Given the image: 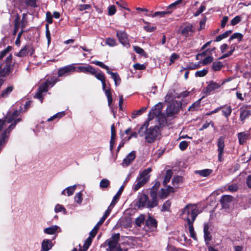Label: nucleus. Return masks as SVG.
Returning <instances> with one entry per match:
<instances>
[{"mask_svg":"<svg viewBox=\"0 0 251 251\" xmlns=\"http://www.w3.org/2000/svg\"><path fill=\"white\" fill-rule=\"evenodd\" d=\"M150 122H146L142 125L139 130L140 136L142 137L145 135L146 141L150 143L153 142L160 134L159 128L158 126L155 125L151 126L147 128L149 126Z\"/></svg>","mask_w":251,"mask_h":251,"instance_id":"1","label":"nucleus"},{"mask_svg":"<svg viewBox=\"0 0 251 251\" xmlns=\"http://www.w3.org/2000/svg\"><path fill=\"white\" fill-rule=\"evenodd\" d=\"M149 197L144 194L139 195L136 200V205L138 208H148L151 209L156 207L158 204V201L155 198V195L151 193Z\"/></svg>","mask_w":251,"mask_h":251,"instance_id":"2","label":"nucleus"},{"mask_svg":"<svg viewBox=\"0 0 251 251\" xmlns=\"http://www.w3.org/2000/svg\"><path fill=\"white\" fill-rule=\"evenodd\" d=\"M163 104L159 102L156 104L149 114V121L150 122L155 119L158 123L160 126H163L166 124V118L164 114L162 113Z\"/></svg>","mask_w":251,"mask_h":251,"instance_id":"3","label":"nucleus"},{"mask_svg":"<svg viewBox=\"0 0 251 251\" xmlns=\"http://www.w3.org/2000/svg\"><path fill=\"white\" fill-rule=\"evenodd\" d=\"M201 211L196 204H189L181 210V217L187 223L194 222Z\"/></svg>","mask_w":251,"mask_h":251,"instance_id":"4","label":"nucleus"},{"mask_svg":"<svg viewBox=\"0 0 251 251\" xmlns=\"http://www.w3.org/2000/svg\"><path fill=\"white\" fill-rule=\"evenodd\" d=\"M152 171L151 168H148L143 170L137 177L136 182L133 186V189L135 191L138 190L143 186L150 179V173Z\"/></svg>","mask_w":251,"mask_h":251,"instance_id":"5","label":"nucleus"},{"mask_svg":"<svg viewBox=\"0 0 251 251\" xmlns=\"http://www.w3.org/2000/svg\"><path fill=\"white\" fill-rule=\"evenodd\" d=\"M57 81L56 78H52L50 80H47L45 83L42 84L39 88L36 94L35 97L39 99L41 102L43 101V93L47 92L49 86H53Z\"/></svg>","mask_w":251,"mask_h":251,"instance_id":"6","label":"nucleus"},{"mask_svg":"<svg viewBox=\"0 0 251 251\" xmlns=\"http://www.w3.org/2000/svg\"><path fill=\"white\" fill-rule=\"evenodd\" d=\"M20 111L19 110H15L13 112H9L5 117L4 120H1L2 122L6 123L7 126L14 125L13 128L15 126L17 123L21 121L20 118H18Z\"/></svg>","mask_w":251,"mask_h":251,"instance_id":"7","label":"nucleus"},{"mask_svg":"<svg viewBox=\"0 0 251 251\" xmlns=\"http://www.w3.org/2000/svg\"><path fill=\"white\" fill-rule=\"evenodd\" d=\"M181 107L180 102L174 100L166 108V115L168 117H173L177 114Z\"/></svg>","mask_w":251,"mask_h":251,"instance_id":"8","label":"nucleus"},{"mask_svg":"<svg viewBox=\"0 0 251 251\" xmlns=\"http://www.w3.org/2000/svg\"><path fill=\"white\" fill-rule=\"evenodd\" d=\"M120 238V234L119 233L115 234L112 237L107 240L106 242H107L108 245V250L109 251H119L120 250V247L119 244H118V241Z\"/></svg>","mask_w":251,"mask_h":251,"instance_id":"9","label":"nucleus"},{"mask_svg":"<svg viewBox=\"0 0 251 251\" xmlns=\"http://www.w3.org/2000/svg\"><path fill=\"white\" fill-rule=\"evenodd\" d=\"M12 55L9 53L6 56L5 61L6 64L5 67L2 69L1 65H0V76H4L10 72L12 69Z\"/></svg>","mask_w":251,"mask_h":251,"instance_id":"10","label":"nucleus"},{"mask_svg":"<svg viewBox=\"0 0 251 251\" xmlns=\"http://www.w3.org/2000/svg\"><path fill=\"white\" fill-rule=\"evenodd\" d=\"M116 36L120 43L126 48H129L130 46L128 41L126 33L124 31H116Z\"/></svg>","mask_w":251,"mask_h":251,"instance_id":"11","label":"nucleus"},{"mask_svg":"<svg viewBox=\"0 0 251 251\" xmlns=\"http://www.w3.org/2000/svg\"><path fill=\"white\" fill-rule=\"evenodd\" d=\"M76 67L74 64L66 66L60 68L58 71V76H62L65 75H68L70 73L75 71Z\"/></svg>","mask_w":251,"mask_h":251,"instance_id":"12","label":"nucleus"},{"mask_svg":"<svg viewBox=\"0 0 251 251\" xmlns=\"http://www.w3.org/2000/svg\"><path fill=\"white\" fill-rule=\"evenodd\" d=\"M175 191L174 188L170 186H168L167 188H162L159 192V197L161 199H164L170 193H173Z\"/></svg>","mask_w":251,"mask_h":251,"instance_id":"13","label":"nucleus"},{"mask_svg":"<svg viewBox=\"0 0 251 251\" xmlns=\"http://www.w3.org/2000/svg\"><path fill=\"white\" fill-rule=\"evenodd\" d=\"M61 232V228L57 225H52L50 227L45 228L44 229V232L45 234L49 235L56 234L57 233Z\"/></svg>","mask_w":251,"mask_h":251,"instance_id":"14","label":"nucleus"},{"mask_svg":"<svg viewBox=\"0 0 251 251\" xmlns=\"http://www.w3.org/2000/svg\"><path fill=\"white\" fill-rule=\"evenodd\" d=\"M75 71L77 72H82L84 73L95 74V69L91 66L86 65L76 67Z\"/></svg>","mask_w":251,"mask_h":251,"instance_id":"15","label":"nucleus"},{"mask_svg":"<svg viewBox=\"0 0 251 251\" xmlns=\"http://www.w3.org/2000/svg\"><path fill=\"white\" fill-rule=\"evenodd\" d=\"M157 222L155 219L149 216L146 221V225L149 230L154 231L157 227Z\"/></svg>","mask_w":251,"mask_h":251,"instance_id":"16","label":"nucleus"},{"mask_svg":"<svg viewBox=\"0 0 251 251\" xmlns=\"http://www.w3.org/2000/svg\"><path fill=\"white\" fill-rule=\"evenodd\" d=\"M14 89L13 85H8L6 87L3 88L0 94V97L1 98H8Z\"/></svg>","mask_w":251,"mask_h":251,"instance_id":"17","label":"nucleus"},{"mask_svg":"<svg viewBox=\"0 0 251 251\" xmlns=\"http://www.w3.org/2000/svg\"><path fill=\"white\" fill-rule=\"evenodd\" d=\"M233 197L230 195H224L220 199V202L223 208L228 207L229 204L233 201Z\"/></svg>","mask_w":251,"mask_h":251,"instance_id":"18","label":"nucleus"},{"mask_svg":"<svg viewBox=\"0 0 251 251\" xmlns=\"http://www.w3.org/2000/svg\"><path fill=\"white\" fill-rule=\"evenodd\" d=\"M135 151H132L124 159L122 165L123 166H128L135 158Z\"/></svg>","mask_w":251,"mask_h":251,"instance_id":"19","label":"nucleus"},{"mask_svg":"<svg viewBox=\"0 0 251 251\" xmlns=\"http://www.w3.org/2000/svg\"><path fill=\"white\" fill-rule=\"evenodd\" d=\"M209 225L208 224H204L203 227L204 238L206 245H208L209 241L211 240V235L209 231Z\"/></svg>","mask_w":251,"mask_h":251,"instance_id":"20","label":"nucleus"},{"mask_svg":"<svg viewBox=\"0 0 251 251\" xmlns=\"http://www.w3.org/2000/svg\"><path fill=\"white\" fill-rule=\"evenodd\" d=\"M194 32L193 27L192 25H186L182 29L181 33L182 34L187 37L191 35V34Z\"/></svg>","mask_w":251,"mask_h":251,"instance_id":"21","label":"nucleus"},{"mask_svg":"<svg viewBox=\"0 0 251 251\" xmlns=\"http://www.w3.org/2000/svg\"><path fill=\"white\" fill-rule=\"evenodd\" d=\"M172 11H156L153 14H146V16L149 17H151L152 18L155 17H159L160 18H163L166 16V15H169L171 14Z\"/></svg>","mask_w":251,"mask_h":251,"instance_id":"22","label":"nucleus"},{"mask_svg":"<svg viewBox=\"0 0 251 251\" xmlns=\"http://www.w3.org/2000/svg\"><path fill=\"white\" fill-rule=\"evenodd\" d=\"M42 251H48L52 247V241L49 239H44L41 245Z\"/></svg>","mask_w":251,"mask_h":251,"instance_id":"23","label":"nucleus"},{"mask_svg":"<svg viewBox=\"0 0 251 251\" xmlns=\"http://www.w3.org/2000/svg\"><path fill=\"white\" fill-rule=\"evenodd\" d=\"M76 185L68 187L62 191L61 194L63 195H66L67 194L68 196H70L73 194L74 192L76 189Z\"/></svg>","mask_w":251,"mask_h":251,"instance_id":"24","label":"nucleus"},{"mask_svg":"<svg viewBox=\"0 0 251 251\" xmlns=\"http://www.w3.org/2000/svg\"><path fill=\"white\" fill-rule=\"evenodd\" d=\"M251 115V111L247 108H243L241 109L240 115V118L241 121H244L245 119Z\"/></svg>","mask_w":251,"mask_h":251,"instance_id":"25","label":"nucleus"},{"mask_svg":"<svg viewBox=\"0 0 251 251\" xmlns=\"http://www.w3.org/2000/svg\"><path fill=\"white\" fill-rule=\"evenodd\" d=\"M229 80H226L223 81L221 85L223 84L225 82L228 81ZM221 86V84L217 83L216 82H212L207 87V90L208 91H212L215 89L219 88Z\"/></svg>","mask_w":251,"mask_h":251,"instance_id":"26","label":"nucleus"},{"mask_svg":"<svg viewBox=\"0 0 251 251\" xmlns=\"http://www.w3.org/2000/svg\"><path fill=\"white\" fill-rule=\"evenodd\" d=\"M221 109H222V113L226 118H228L232 112V109L230 105L221 106Z\"/></svg>","mask_w":251,"mask_h":251,"instance_id":"27","label":"nucleus"},{"mask_svg":"<svg viewBox=\"0 0 251 251\" xmlns=\"http://www.w3.org/2000/svg\"><path fill=\"white\" fill-rule=\"evenodd\" d=\"M218 151L221 153H224V149L225 147V138L223 136H221L218 139L217 143Z\"/></svg>","mask_w":251,"mask_h":251,"instance_id":"28","label":"nucleus"},{"mask_svg":"<svg viewBox=\"0 0 251 251\" xmlns=\"http://www.w3.org/2000/svg\"><path fill=\"white\" fill-rule=\"evenodd\" d=\"M182 181L183 180L181 176H176L174 177L172 180V184L174 187V189L177 188L180 184L182 183Z\"/></svg>","mask_w":251,"mask_h":251,"instance_id":"29","label":"nucleus"},{"mask_svg":"<svg viewBox=\"0 0 251 251\" xmlns=\"http://www.w3.org/2000/svg\"><path fill=\"white\" fill-rule=\"evenodd\" d=\"M160 186V182L159 181H156L155 182L153 186L151 188L150 194H151V193H153L155 195V198L156 200L158 201V198L157 197V191L158 189Z\"/></svg>","mask_w":251,"mask_h":251,"instance_id":"30","label":"nucleus"},{"mask_svg":"<svg viewBox=\"0 0 251 251\" xmlns=\"http://www.w3.org/2000/svg\"><path fill=\"white\" fill-rule=\"evenodd\" d=\"M249 134L245 132H240L238 134V138L240 144L242 145L246 141Z\"/></svg>","mask_w":251,"mask_h":251,"instance_id":"31","label":"nucleus"},{"mask_svg":"<svg viewBox=\"0 0 251 251\" xmlns=\"http://www.w3.org/2000/svg\"><path fill=\"white\" fill-rule=\"evenodd\" d=\"M124 189V186H122L120 187L117 194L113 197V200L111 201V205H115L117 202L118 199H119Z\"/></svg>","mask_w":251,"mask_h":251,"instance_id":"32","label":"nucleus"},{"mask_svg":"<svg viewBox=\"0 0 251 251\" xmlns=\"http://www.w3.org/2000/svg\"><path fill=\"white\" fill-rule=\"evenodd\" d=\"M212 170L208 169L199 170L196 172L197 174L203 177L208 176L212 173Z\"/></svg>","mask_w":251,"mask_h":251,"instance_id":"33","label":"nucleus"},{"mask_svg":"<svg viewBox=\"0 0 251 251\" xmlns=\"http://www.w3.org/2000/svg\"><path fill=\"white\" fill-rule=\"evenodd\" d=\"M194 222H190L187 223L189 227V233L190 234V237H192L194 240L197 239L196 233L194 231V228L193 226V224Z\"/></svg>","mask_w":251,"mask_h":251,"instance_id":"34","label":"nucleus"},{"mask_svg":"<svg viewBox=\"0 0 251 251\" xmlns=\"http://www.w3.org/2000/svg\"><path fill=\"white\" fill-rule=\"evenodd\" d=\"M173 175V172L171 170H168L166 171V173L163 180L164 185H166L168 182H169L172 176Z\"/></svg>","mask_w":251,"mask_h":251,"instance_id":"35","label":"nucleus"},{"mask_svg":"<svg viewBox=\"0 0 251 251\" xmlns=\"http://www.w3.org/2000/svg\"><path fill=\"white\" fill-rule=\"evenodd\" d=\"M27 54V46L26 45L23 48H22L19 52L17 53L15 55L18 57H22L26 56Z\"/></svg>","mask_w":251,"mask_h":251,"instance_id":"36","label":"nucleus"},{"mask_svg":"<svg viewBox=\"0 0 251 251\" xmlns=\"http://www.w3.org/2000/svg\"><path fill=\"white\" fill-rule=\"evenodd\" d=\"M232 32L231 30H228L224 32V33L218 35L215 39L216 42H219L222 39L226 38L228 35Z\"/></svg>","mask_w":251,"mask_h":251,"instance_id":"37","label":"nucleus"},{"mask_svg":"<svg viewBox=\"0 0 251 251\" xmlns=\"http://www.w3.org/2000/svg\"><path fill=\"white\" fill-rule=\"evenodd\" d=\"M115 3L119 7L130 11V9L127 7V3L126 1L123 0H120L119 1H116Z\"/></svg>","mask_w":251,"mask_h":251,"instance_id":"38","label":"nucleus"},{"mask_svg":"<svg viewBox=\"0 0 251 251\" xmlns=\"http://www.w3.org/2000/svg\"><path fill=\"white\" fill-rule=\"evenodd\" d=\"M103 91L104 92V93L107 97L108 106H110L113 100L111 91L110 89H107Z\"/></svg>","mask_w":251,"mask_h":251,"instance_id":"39","label":"nucleus"},{"mask_svg":"<svg viewBox=\"0 0 251 251\" xmlns=\"http://www.w3.org/2000/svg\"><path fill=\"white\" fill-rule=\"evenodd\" d=\"M92 75H95V76L99 80L101 81H103L104 79H105L104 75L102 72H101L100 71L97 72V71L95 70V74H91Z\"/></svg>","mask_w":251,"mask_h":251,"instance_id":"40","label":"nucleus"},{"mask_svg":"<svg viewBox=\"0 0 251 251\" xmlns=\"http://www.w3.org/2000/svg\"><path fill=\"white\" fill-rule=\"evenodd\" d=\"M107 11L108 15L111 16L114 15L116 13L117 9L114 5H110L107 7Z\"/></svg>","mask_w":251,"mask_h":251,"instance_id":"41","label":"nucleus"},{"mask_svg":"<svg viewBox=\"0 0 251 251\" xmlns=\"http://www.w3.org/2000/svg\"><path fill=\"white\" fill-rule=\"evenodd\" d=\"M54 211L55 213L62 212L64 214L66 213V210L65 207L62 205L59 204H57L55 205Z\"/></svg>","mask_w":251,"mask_h":251,"instance_id":"42","label":"nucleus"},{"mask_svg":"<svg viewBox=\"0 0 251 251\" xmlns=\"http://www.w3.org/2000/svg\"><path fill=\"white\" fill-rule=\"evenodd\" d=\"M75 202L76 203L80 204L82 201V194L81 192L77 193L74 198Z\"/></svg>","mask_w":251,"mask_h":251,"instance_id":"43","label":"nucleus"},{"mask_svg":"<svg viewBox=\"0 0 251 251\" xmlns=\"http://www.w3.org/2000/svg\"><path fill=\"white\" fill-rule=\"evenodd\" d=\"M11 50L10 46H8L5 49L2 50L0 53V59H2L4 57L7 56L9 54V51Z\"/></svg>","mask_w":251,"mask_h":251,"instance_id":"44","label":"nucleus"},{"mask_svg":"<svg viewBox=\"0 0 251 251\" xmlns=\"http://www.w3.org/2000/svg\"><path fill=\"white\" fill-rule=\"evenodd\" d=\"M223 65L222 62L220 61L215 62L213 63L212 68L215 71H218L220 70Z\"/></svg>","mask_w":251,"mask_h":251,"instance_id":"45","label":"nucleus"},{"mask_svg":"<svg viewBox=\"0 0 251 251\" xmlns=\"http://www.w3.org/2000/svg\"><path fill=\"white\" fill-rule=\"evenodd\" d=\"M200 100H199L194 103L188 109L189 111H194L198 110L200 107Z\"/></svg>","mask_w":251,"mask_h":251,"instance_id":"46","label":"nucleus"},{"mask_svg":"<svg viewBox=\"0 0 251 251\" xmlns=\"http://www.w3.org/2000/svg\"><path fill=\"white\" fill-rule=\"evenodd\" d=\"M110 184V181L106 178L102 179L100 183V186L101 188H107Z\"/></svg>","mask_w":251,"mask_h":251,"instance_id":"47","label":"nucleus"},{"mask_svg":"<svg viewBox=\"0 0 251 251\" xmlns=\"http://www.w3.org/2000/svg\"><path fill=\"white\" fill-rule=\"evenodd\" d=\"M146 109V107H143L141 109L133 112L132 114V118H135L138 116L141 115Z\"/></svg>","mask_w":251,"mask_h":251,"instance_id":"48","label":"nucleus"},{"mask_svg":"<svg viewBox=\"0 0 251 251\" xmlns=\"http://www.w3.org/2000/svg\"><path fill=\"white\" fill-rule=\"evenodd\" d=\"M134 50L137 53L142 56H146V53L143 49L138 46L133 47Z\"/></svg>","mask_w":251,"mask_h":251,"instance_id":"49","label":"nucleus"},{"mask_svg":"<svg viewBox=\"0 0 251 251\" xmlns=\"http://www.w3.org/2000/svg\"><path fill=\"white\" fill-rule=\"evenodd\" d=\"M105 44L110 47H114L116 45V40L111 38H108L106 39Z\"/></svg>","mask_w":251,"mask_h":251,"instance_id":"50","label":"nucleus"},{"mask_svg":"<svg viewBox=\"0 0 251 251\" xmlns=\"http://www.w3.org/2000/svg\"><path fill=\"white\" fill-rule=\"evenodd\" d=\"M145 23L147 24V25L144 26V29L147 31V32H153L154 31L156 27L155 26H151V25L149 23L146 22Z\"/></svg>","mask_w":251,"mask_h":251,"instance_id":"51","label":"nucleus"},{"mask_svg":"<svg viewBox=\"0 0 251 251\" xmlns=\"http://www.w3.org/2000/svg\"><path fill=\"white\" fill-rule=\"evenodd\" d=\"M243 38V35L240 33H235L232 35L229 38V40L230 41L234 39H237L239 41H240Z\"/></svg>","mask_w":251,"mask_h":251,"instance_id":"52","label":"nucleus"},{"mask_svg":"<svg viewBox=\"0 0 251 251\" xmlns=\"http://www.w3.org/2000/svg\"><path fill=\"white\" fill-rule=\"evenodd\" d=\"M92 239L93 238L89 237L87 239V240L85 241L84 246H83L84 251H86L88 249L89 247L90 246V245H91V244L92 243Z\"/></svg>","mask_w":251,"mask_h":251,"instance_id":"53","label":"nucleus"},{"mask_svg":"<svg viewBox=\"0 0 251 251\" xmlns=\"http://www.w3.org/2000/svg\"><path fill=\"white\" fill-rule=\"evenodd\" d=\"M112 77L113 79L115 82V85L116 86L120 83L121 78L117 73H115L114 75L112 76Z\"/></svg>","mask_w":251,"mask_h":251,"instance_id":"54","label":"nucleus"},{"mask_svg":"<svg viewBox=\"0 0 251 251\" xmlns=\"http://www.w3.org/2000/svg\"><path fill=\"white\" fill-rule=\"evenodd\" d=\"M77 7L79 11H82L85 10L89 9L91 7V6L90 4H79Z\"/></svg>","mask_w":251,"mask_h":251,"instance_id":"55","label":"nucleus"},{"mask_svg":"<svg viewBox=\"0 0 251 251\" xmlns=\"http://www.w3.org/2000/svg\"><path fill=\"white\" fill-rule=\"evenodd\" d=\"M207 73V71L205 69H203L201 71H199L196 72L195 75L196 76L198 77H202L206 75Z\"/></svg>","mask_w":251,"mask_h":251,"instance_id":"56","label":"nucleus"},{"mask_svg":"<svg viewBox=\"0 0 251 251\" xmlns=\"http://www.w3.org/2000/svg\"><path fill=\"white\" fill-rule=\"evenodd\" d=\"M179 55L175 53H173L170 56L169 65L172 64L178 58Z\"/></svg>","mask_w":251,"mask_h":251,"instance_id":"57","label":"nucleus"},{"mask_svg":"<svg viewBox=\"0 0 251 251\" xmlns=\"http://www.w3.org/2000/svg\"><path fill=\"white\" fill-rule=\"evenodd\" d=\"M241 21V17L240 16H237L234 17L231 21V25H235L238 24Z\"/></svg>","mask_w":251,"mask_h":251,"instance_id":"58","label":"nucleus"},{"mask_svg":"<svg viewBox=\"0 0 251 251\" xmlns=\"http://www.w3.org/2000/svg\"><path fill=\"white\" fill-rule=\"evenodd\" d=\"M133 67L135 70H143L146 69V66L144 64L136 63L133 65Z\"/></svg>","mask_w":251,"mask_h":251,"instance_id":"59","label":"nucleus"},{"mask_svg":"<svg viewBox=\"0 0 251 251\" xmlns=\"http://www.w3.org/2000/svg\"><path fill=\"white\" fill-rule=\"evenodd\" d=\"M115 205H111V203L110 205L108 206L107 209L105 211L104 214L103 215V217H105L106 219L110 214L112 208Z\"/></svg>","mask_w":251,"mask_h":251,"instance_id":"60","label":"nucleus"},{"mask_svg":"<svg viewBox=\"0 0 251 251\" xmlns=\"http://www.w3.org/2000/svg\"><path fill=\"white\" fill-rule=\"evenodd\" d=\"M188 145V144L186 141H183L180 143L179 145V147L181 151H184L187 148Z\"/></svg>","mask_w":251,"mask_h":251,"instance_id":"61","label":"nucleus"},{"mask_svg":"<svg viewBox=\"0 0 251 251\" xmlns=\"http://www.w3.org/2000/svg\"><path fill=\"white\" fill-rule=\"evenodd\" d=\"M26 4L31 7L36 6V0H25Z\"/></svg>","mask_w":251,"mask_h":251,"instance_id":"62","label":"nucleus"},{"mask_svg":"<svg viewBox=\"0 0 251 251\" xmlns=\"http://www.w3.org/2000/svg\"><path fill=\"white\" fill-rule=\"evenodd\" d=\"M237 189L238 186L236 184H232L228 187V190L230 192H235Z\"/></svg>","mask_w":251,"mask_h":251,"instance_id":"63","label":"nucleus"},{"mask_svg":"<svg viewBox=\"0 0 251 251\" xmlns=\"http://www.w3.org/2000/svg\"><path fill=\"white\" fill-rule=\"evenodd\" d=\"M98 229L99 228L95 226L93 228V229L91 230V231L90 232L89 237L92 238H94L96 234L97 233Z\"/></svg>","mask_w":251,"mask_h":251,"instance_id":"64","label":"nucleus"}]
</instances>
